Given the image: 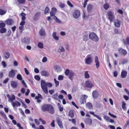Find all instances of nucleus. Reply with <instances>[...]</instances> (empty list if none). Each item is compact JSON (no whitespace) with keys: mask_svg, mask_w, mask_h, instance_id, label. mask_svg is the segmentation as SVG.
<instances>
[{"mask_svg":"<svg viewBox=\"0 0 129 129\" xmlns=\"http://www.w3.org/2000/svg\"><path fill=\"white\" fill-rule=\"evenodd\" d=\"M17 78L19 80H21L22 79V78L20 74H18L17 76Z\"/></svg>","mask_w":129,"mask_h":129,"instance_id":"nucleus-44","label":"nucleus"},{"mask_svg":"<svg viewBox=\"0 0 129 129\" xmlns=\"http://www.w3.org/2000/svg\"><path fill=\"white\" fill-rule=\"evenodd\" d=\"M104 118L107 121H109V120L110 119V117L106 115H104L103 116Z\"/></svg>","mask_w":129,"mask_h":129,"instance_id":"nucleus-43","label":"nucleus"},{"mask_svg":"<svg viewBox=\"0 0 129 129\" xmlns=\"http://www.w3.org/2000/svg\"><path fill=\"white\" fill-rule=\"evenodd\" d=\"M90 55H88L85 59V63L87 64H90L92 62V60L91 57L88 56H90Z\"/></svg>","mask_w":129,"mask_h":129,"instance_id":"nucleus-8","label":"nucleus"},{"mask_svg":"<svg viewBox=\"0 0 129 129\" xmlns=\"http://www.w3.org/2000/svg\"><path fill=\"white\" fill-rule=\"evenodd\" d=\"M56 32H54L52 34V36L53 38L56 40H58L59 39L58 37L56 35Z\"/></svg>","mask_w":129,"mask_h":129,"instance_id":"nucleus-33","label":"nucleus"},{"mask_svg":"<svg viewBox=\"0 0 129 129\" xmlns=\"http://www.w3.org/2000/svg\"><path fill=\"white\" fill-rule=\"evenodd\" d=\"M42 110L44 112L48 111L52 114L54 112V110L53 106L50 104H44L41 107Z\"/></svg>","mask_w":129,"mask_h":129,"instance_id":"nucleus-1","label":"nucleus"},{"mask_svg":"<svg viewBox=\"0 0 129 129\" xmlns=\"http://www.w3.org/2000/svg\"><path fill=\"white\" fill-rule=\"evenodd\" d=\"M55 121L54 120H52V122L51 124V125L52 127H54L55 126V125L54 124Z\"/></svg>","mask_w":129,"mask_h":129,"instance_id":"nucleus-59","label":"nucleus"},{"mask_svg":"<svg viewBox=\"0 0 129 129\" xmlns=\"http://www.w3.org/2000/svg\"><path fill=\"white\" fill-rule=\"evenodd\" d=\"M84 75L85 78H86L88 79L90 78V76L88 73V71L85 72Z\"/></svg>","mask_w":129,"mask_h":129,"instance_id":"nucleus-36","label":"nucleus"},{"mask_svg":"<svg viewBox=\"0 0 129 129\" xmlns=\"http://www.w3.org/2000/svg\"><path fill=\"white\" fill-rule=\"evenodd\" d=\"M114 13V12L111 11H108L107 12V16L110 22H112L115 19Z\"/></svg>","mask_w":129,"mask_h":129,"instance_id":"nucleus-5","label":"nucleus"},{"mask_svg":"<svg viewBox=\"0 0 129 129\" xmlns=\"http://www.w3.org/2000/svg\"><path fill=\"white\" fill-rule=\"evenodd\" d=\"M108 127H109L111 129H115V127L112 125H109L108 126Z\"/></svg>","mask_w":129,"mask_h":129,"instance_id":"nucleus-63","label":"nucleus"},{"mask_svg":"<svg viewBox=\"0 0 129 129\" xmlns=\"http://www.w3.org/2000/svg\"><path fill=\"white\" fill-rule=\"evenodd\" d=\"M41 75L45 77L49 76L50 74L47 71L43 70L41 72Z\"/></svg>","mask_w":129,"mask_h":129,"instance_id":"nucleus-16","label":"nucleus"},{"mask_svg":"<svg viewBox=\"0 0 129 129\" xmlns=\"http://www.w3.org/2000/svg\"><path fill=\"white\" fill-rule=\"evenodd\" d=\"M84 3L83 4V7L85 8L86 7V6L87 4V3L88 1L89 0H84Z\"/></svg>","mask_w":129,"mask_h":129,"instance_id":"nucleus-48","label":"nucleus"},{"mask_svg":"<svg viewBox=\"0 0 129 129\" xmlns=\"http://www.w3.org/2000/svg\"><path fill=\"white\" fill-rule=\"evenodd\" d=\"M127 72L125 71H122L121 73V76L122 78H125L127 75Z\"/></svg>","mask_w":129,"mask_h":129,"instance_id":"nucleus-30","label":"nucleus"},{"mask_svg":"<svg viewBox=\"0 0 129 129\" xmlns=\"http://www.w3.org/2000/svg\"><path fill=\"white\" fill-rule=\"evenodd\" d=\"M89 113L90 114L93 115L94 116L97 118L99 120L101 121L102 120V119L98 115L95 114L94 112L90 111H89Z\"/></svg>","mask_w":129,"mask_h":129,"instance_id":"nucleus-27","label":"nucleus"},{"mask_svg":"<svg viewBox=\"0 0 129 129\" xmlns=\"http://www.w3.org/2000/svg\"><path fill=\"white\" fill-rule=\"evenodd\" d=\"M39 120L42 122L43 124H45L46 123V122L41 118H40Z\"/></svg>","mask_w":129,"mask_h":129,"instance_id":"nucleus-55","label":"nucleus"},{"mask_svg":"<svg viewBox=\"0 0 129 129\" xmlns=\"http://www.w3.org/2000/svg\"><path fill=\"white\" fill-rule=\"evenodd\" d=\"M24 70L26 74L28 75L29 74V72H28V70L26 68H24Z\"/></svg>","mask_w":129,"mask_h":129,"instance_id":"nucleus-62","label":"nucleus"},{"mask_svg":"<svg viewBox=\"0 0 129 129\" xmlns=\"http://www.w3.org/2000/svg\"><path fill=\"white\" fill-rule=\"evenodd\" d=\"M89 37L92 41L94 42H97L99 40L98 37L94 32H91L89 34Z\"/></svg>","mask_w":129,"mask_h":129,"instance_id":"nucleus-4","label":"nucleus"},{"mask_svg":"<svg viewBox=\"0 0 129 129\" xmlns=\"http://www.w3.org/2000/svg\"><path fill=\"white\" fill-rule=\"evenodd\" d=\"M4 56L5 59H8L10 56V54L8 52H5L4 53Z\"/></svg>","mask_w":129,"mask_h":129,"instance_id":"nucleus-32","label":"nucleus"},{"mask_svg":"<svg viewBox=\"0 0 129 129\" xmlns=\"http://www.w3.org/2000/svg\"><path fill=\"white\" fill-rule=\"evenodd\" d=\"M25 23L24 20H22L20 23V25L21 26H23L25 25Z\"/></svg>","mask_w":129,"mask_h":129,"instance_id":"nucleus-57","label":"nucleus"},{"mask_svg":"<svg viewBox=\"0 0 129 129\" xmlns=\"http://www.w3.org/2000/svg\"><path fill=\"white\" fill-rule=\"evenodd\" d=\"M53 18L57 22H59L60 21L59 19H58V18L55 15L53 16Z\"/></svg>","mask_w":129,"mask_h":129,"instance_id":"nucleus-51","label":"nucleus"},{"mask_svg":"<svg viewBox=\"0 0 129 129\" xmlns=\"http://www.w3.org/2000/svg\"><path fill=\"white\" fill-rule=\"evenodd\" d=\"M63 76L60 75L58 77V79L59 80H63Z\"/></svg>","mask_w":129,"mask_h":129,"instance_id":"nucleus-54","label":"nucleus"},{"mask_svg":"<svg viewBox=\"0 0 129 129\" xmlns=\"http://www.w3.org/2000/svg\"><path fill=\"white\" fill-rule=\"evenodd\" d=\"M67 3L68 5L71 7H73V5L71 4V2L69 1H67Z\"/></svg>","mask_w":129,"mask_h":129,"instance_id":"nucleus-53","label":"nucleus"},{"mask_svg":"<svg viewBox=\"0 0 129 129\" xmlns=\"http://www.w3.org/2000/svg\"><path fill=\"white\" fill-rule=\"evenodd\" d=\"M85 87L88 88H92L94 85L92 82L89 80H87L85 82Z\"/></svg>","mask_w":129,"mask_h":129,"instance_id":"nucleus-7","label":"nucleus"},{"mask_svg":"<svg viewBox=\"0 0 129 129\" xmlns=\"http://www.w3.org/2000/svg\"><path fill=\"white\" fill-rule=\"evenodd\" d=\"M21 82L22 84L23 85L25 86V87H27V85L26 83H25L24 80H22Z\"/></svg>","mask_w":129,"mask_h":129,"instance_id":"nucleus-56","label":"nucleus"},{"mask_svg":"<svg viewBox=\"0 0 129 129\" xmlns=\"http://www.w3.org/2000/svg\"><path fill=\"white\" fill-rule=\"evenodd\" d=\"M93 9L92 6L90 4H88L87 7V10L88 12H91Z\"/></svg>","mask_w":129,"mask_h":129,"instance_id":"nucleus-31","label":"nucleus"},{"mask_svg":"<svg viewBox=\"0 0 129 129\" xmlns=\"http://www.w3.org/2000/svg\"><path fill=\"white\" fill-rule=\"evenodd\" d=\"M6 28H2L0 29V33H3L6 32Z\"/></svg>","mask_w":129,"mask_h":129,"instance_id":"nucleus-40","label":"nucleus"},{"mask_svg":"<svg viewBox=\"0 0 129 129\" xmlns=\"http://www.w3.org/2000/svg\"><path fill=\"white\" fill-rule=\"evenodd\" d=\"M108 114L110 115L112 117L114 118H116V116L115 115L111 114L110 112H109Z\"/></svg>","mask_w":129,"mask_h":129,"instance_id":"nucleus-61","label":"nucleus"},{"mask_svg":"<svg viewBox=\"0 0 129 129\" xmlns=\"http://www.w3.org/2000/svg\"><path fill=\"white\" fill-rule=\"evenodd\" d=\"M73 16L74 18L77 19L81 15L80 11L78 10H75L73 12Z\"/></svg>","mask_w":129,"mask_h":129,"instance_id":"nucleus-6","label":"nucleus"},{"mask_svg":"<svg viewBox=\"0 0 129 129\" xmlns=\"http://www.w3.org/2000/svg\"><path fill=\"white\" fill-rule=\"evenodd\" d=\"M22 41L23 43L25 44H28L30 41V39L29 38H25L22 39Z\"/></svg>","mask_w":129,"mask_h":129,"instance_id":"nucleus-21","label":"nucleus"},{"mask_svg":"<svg viewBox=\"0 0 129 129\" xmlns=\"http://www.w3.org/2000/svg\"><path fill=\"white\" fill-rule=\"evenodd\" d=\"M35 79L37 80H39L40 79V77L38 75H36L34 77Z\"/></svg>","mask_w":129,"mask_h":129,"instance_id":"nucleus-52","label":"nucleus"},{"mask_svg":"<svg viewBox=\"0 0 129 129\" xmlns=\"http://www.w3.org/2000/svg\"><path fill=\"white\" fill-rule=\"evenodd\" d=\"M114 24L116 27H120V20L118 19H117L114 22Z\"/></svg>","mask_w":129,"mask_h":129,"instance_id":"nucleus-24","label":"nucleus"},{"mask_svg":"<svg viewBox=\"0 0 129 129\" xmlns=\"http://www.w3.org/2000/svg\"><path fill=\"white\" fill-rule=\"evenodd\" d=\"M6 23L8 25H12L14 23L13 20L11 19H8L5 21Z\"/></svg>","mask_w":129,"mask_h":129,"instance_id":"nucleus-17","label":"nucleus"},{"mask_svg":"<svg viewBox=\"0 0 129 129\" xmlns=\"http://www.w3.org/2000/svg\"><path fill=\"white\" fill-rule=\"evenodd\" d=\"M52 84L51 83H46L44 81L42 80L41 81V86L44 92L46 94L48 93V91L47 86L49 87H51Z\"/></svg>","mask_w":129,"mask_h":129,"instance_id":"nucleus-2","label":"nucleus"},{"mask_svg":"<svg viewBox=\"0 0 129 129\" xmlns=\"http://www.w3.org/2000/svg\"><path fill=\"white\" fill-rule=\"evenodd\" d=\"M58 96L57 93H56L54 94L53 96V98L54 99L58 100Z\"/></svg>","mask_w":129,"mask_h":129,"instance_id":"nucleus-38","label":"nucleus"},{"mask_svg":"<svg viewBox=\"0 0 129 129\" xmlns=\"http://www.w3.org/2000/svg\"><path fill=\"white\" fill-rule=\"evenodd\" d=\"M86 106L89 109H92L93 108L92 104L90 102L87 103L86 104Z\"/></svg>","mask_w":129,"mask_h":129,"instance_id":"nucleus-25","label":"nucleus"},{"mask_svg":"<svg viewBox=\"0 0 129 129\" xmlns=\"http://www.w3.org/2000/svg\"><path fill=\"white\" fill-rule=\"evenodd\" d=\"M41 13L38 12L36 13L33 17V19L34 20L36 21L38 19L39 17L40 16Z\"/></svg>","mask_w":129,"mask_h":129,"instance_id":"nucleus-26","label":"nucleus"},{"mask_svg":"<svg viewBox=\"0 0 129 129\" xmlns=\"http://www.w3.org/2000/svg\"><path fill=\"white\" fill-rule=\"evenodd\" d=\"M64 74L72 81L73 80V77L75 75V74L74 72L72 70H69L68 69L65 70Z\"/></svg>","mask_w":129,"mask_h":129,"instance_id":"nucleus-3","label":"nucleus"},{"mask_svg":"<svg viewBox=\"0 0 129 129\" xmlns=\"http://www.w3.org/2000/svg\"><path fill=\"white\" fill-rule=\"evenodd\" d=\"M20 15L22 16L21 18L22 20H25L26 18V17H25L26 14L22 12L20 14Z\"/></svg>","mask_w":129,"mask_h":129,"instance_id":"nucleus-34","label":"nucleus"},{"mask_svg":"<svg viewBox=\"0 0 129 129\" xmlns=\"http://www.w3.org/2000/svg\"><path fill=\"white\" fill-rule=\"evenodd\" d=\"M56 12L57 9L56 8L54 7H53L52 8L51 11L50 12V16L51 17L54 16L56 14Z\"/></svg>","mask_w":129,"mask_h":129,"instance_id":"nucleus-12","label":"nucleus"},{"mask_svg":"<svg viewBox=\"0 0 129 129\" xmlns=\"http://www.w3.org/2000/svg\"><path fill=\"white\" fill-rule=\"evenodd\" d=\"M6 24L4 22L0 23V28H4Z\"/></svg>","mask_w":129,"mask_h":129,"instance_id":"nucleus-47","label":"nucleus"},{"mask_svg":"<svg viewBox=\"0 0 129 129\" xmlns=\"http://www.w3.org/2000/svg\"><path fill=\"white\" fill-rule=\"evenodd\" d=\"M2 63L4 67H6L7 64L5 61H2Z\"/></svg>","mask_w":129,"mask_h":129,"instance_id":"nucleus-64","label":"nucleus"},{"mask_svg":"<svg viewBox=\"0 0 129 129\" xmlns=\"http://www.w3.org/2000/svg\"><path fill=\"white\" fill-rule=\"evenodd\" d=\"M92 96L94 99H96L98 98L99 94L98 92L96 90L93 91L92 93Z\"/></svg>","mask_w":129,"mask_h":129,"instance_id":"nucleus-15","label":"nucleus"},{"mask_svg":"<svg viewBox=\"0 0 129 129\" xmlns=\"http://www.w3.org/2000/svg\"><path fill=\"white\" fill-rule=\"evenodd\" d=\"M117 12L119 13V14H123V11L121 9H118V10Z\"/></svg>","mask_w":129,"mask_h":129,"instance_id":"nucleus-60","label":"nucleus"},{"mask_svg":"<svg viewBox=\"0 0 129 129\" xmlns=\"http://www.w3.org/2000/svg\"><path fill=\"white\" fill-rule=\"evenodd\" d=\"M21 105V104L20 102L16 101L14 102H13L12 104V106L13 107H15L16 106H20Z\"/></svg>","mask_w":129,"mask_h":129,"instance_id":"nucleus-29","label":"nucleus"},{"mask_svg":"<svg viewBox=\"0 0 129 129\" xmlns=\"http://www.w3.org/2000/svg\"><path fill=\"white\" fill-rule=\"evenodd\" d=\"M57 122L59 126L61 128H62L63 127V126L62 124V121L58 117H57L56 118Z\"/></svg>","mask_w":129,"mask_h":129,"instance_id":"nucleus-10","label":"nucleus"},{"mask_svg":"<svg viewBox=\"0 0 129 129\" xmlns=\"http://www.w3.org/2000/svg\"><path fill=\"white\" fill-rule=\"evenodd\" d=\"M87 96L86 95H84L81 97L80 100L81 105L85 103L86 102V99Z\"/></svg>","mask_w":129,"mask_h":129,"instance_id":"nucleus-9","label":"nucleus"},{"mask_svg":"<svg viewBox=\"0 0 129 129\" xmlns=\"http://www.w3.org/2000/svg\"><path fill=\"white\" fill-rule=\"evenodd\" d=\"M50 10L49 8L48 7H46L45 10V13L46 14H47L48 13Z\"/></svg>","mask_w":129,"mask_h":129,"instance_id":"nucleus-41","label":"nucleus"},{"mask_svg":"<svg viewBox=\"0 0 129 129\" xmlns=\"http://www.w3.org/2000/svg\"><path fill=\"white\" fill-rule=\"evenodd\" d=\"M54 81L55 83V86L57 87L59 86V82L56 80L55 78L54 79Z\"/></svg>","mask_w":129,"mask_h":129,"instance_id":"nucleus-45","label":"nucleus"},{"mask_svg":"<svg viewBox=\"0 0 129 129\" xmlns=\"http://www.w3.org/2000/svg\"><path fill=\"white\" fill-rule=\"evenodd\" d=\"M15 74V72L14 70H12L9 72V76L10 78L14 77Z\"/></svg>","mask_w":129,"mask_h":129,"instance_id":"nucleus-14","label":"nucleus"},{"mask_svg":"<svg viewBox=\"0 0 129 129\" xmlns=\"http://www.w3.org/2000/svg\"><path fill=\"white\" fill-rule=\"evenodd\" d=\"M109 4L107 3L105 4L104 5V8L106 10H107L109 8Z\"/></svg>","mask_w":129,"mask_h":129,"instance_id":"nucleus-37","label":"nucleus"},{"mask_svg":"<svg viewBox=\"0 0 129 129\" xmlns=\"http://www.w3.org/2000/svg\"><path fill=\"white\" fill-rule=\"evenodd\" d=\"M38 46L39 48L42 49L43 47V45L42 43L40 42L38 43Z\"/></svg>","mask_w":129,"mask_h":129,"instance_id":"nucleus-39","label":"nucleus"},{"mask_svg":"<svg viewBox=\"0 0 129 129\" xmlns=\"http://www.w3.org/2000/svg\"><path fill=\"white\" fill-rule=\"evenodd\" d=\"M47 60V58L46 57H44L42 59V61L43 62H44Z\"/></svg>","mask_w":129,"mask_h":129,"instance_id":"nucleus-58","label":"nucleus"},{"mask_svg":"<svg viewBox=\"0 0 129 129\" xmlns=\"http://www.w3.org/2000/svg\"><path fill=\"white\" fill-rule=\"evenodd\" d=\"M85 123L89 125H91L92 122V120L91 119L89 118H86L85 120Z\"/></svg>","mask_w":129,"mask_h":129,"instance_id":"nucleus-13","label":"nucleus"},{"mask_svg":"<svg viewBox=\"0 0 129 129\" xmlns=\"http://www.w3.org/2000/svg\"><path fill=\"white\" fill-rule=\"evenodd\" d=\"M94 59L96 68L98 69L99 67L100 63L98 60V58L97 56H96L95 57Z\"/></svg>","mask_w":129,"mask_h":129,"instance_id":"nucleus-20","label":"nucleus"},{"mask_svg":"<svg viewBox=\"0 0 129 129\" xmlns=\"http://www.w3.org/2000/svg\"><path fill=\"white\" fill-rule=\"evenodd\" d=\"M122 41L125 45H129V36L126 37L125 40L123 39Z\"/></svg>","mask_w":129,"mask_h":129,"instance_id":"nucleus-23","label":"nucleus"},{"mask_svg":"<svg viewBox=\"0 0 129 129\" xmlns=\"http://www.w3.org/2000/svg\"><path fill=\"white\" fill-rule=\"evenodd\" d=\"M118 51L119 53L122 55H125L127 54V52L126 50L123 49L122 48H119L118 49Z\"/></svg>","mask_w":129,"mask_h":129,"instance_id":"nucleus-11","label":"nucleus"},{"mask_svg":"<svg viewBox=\"0 0 129 129\" xmlns=\"http://www.w3.org/2000/svg\"><path fill=\"white\" fill-rule=\"evenodd\" d=\"M18 3L20 4H23L25 3V0H17Z\"/></svg>","mask_w":129,"mask_h":129,"instance_id":"nucleus-49","label":"nucleus"},{"mask_svg":"<svg viewBox=\"0 0 129 129\" xmlns=\"http://www.w3.org/2000/svg\"><path fill=\"white\" fill-rule=\"evenodd\" d=\"M88 40V35H85L83 36V40L85 41H86Z\"/></svg>","mask_w":129,"mask_h":129,"instance_id":"nucleus-46","label":"nucleus"},{"mask_svg":"<svg viewBox=\"0 0 129 129\" xmlns=\"http://www.w3.org/2000/svg\"><path fill=\"white\" fill-rule=\"evenodd\" d=\"M6 13V11L0 9V15H3L5 14Z\"/></svg>","mask_w":129,"mask_h":129,"instance_id":"nucleus-35","label":"nucleus"},{"mask_svg":"<svg viewBox=\"0 0 129 129\" xmlns=\"http://www.w3.org/2000/svg\"><path fill=\"white\" fill-rule=\"evenodd\" d=\"M0 113L1 114L2 116H3L5 119H7V117L4 112L1 111L0 112Z\"/></svg>","mask_w":129,"mask_h":129,"instance_id":"nucleus-42","label":"nucleus"},{"mask_svg":"<svg viewBox=\"0 0 129 129\" xmlns=\"http://www.w3.org/2000/svg\"><path fill=\"white\" fill-rule=\"evenodd\" d=\"M69 116L71 118H73L74 116V113L72 112H70L69 114Z\"/></svg>","mask_w":129,"mask_h":129,"instance_id":"nucleus-50","label":"nucleus"},{"mask_svg":"<svg viewBox=\"0 0 129 129\" xmlns=\"http://www.w3.org/2000/svg\"><path fill=\"white\" fill-rule=\"evenodd\" d=\"M39 34L40 35L42 36H44L46 35L45 30L43 29H40L39 32Z\"/></svg>","mask_w":129,"mask_h":129,"instance_id":"nucleus-28","label":"nucleus"},{"mask_svg":"<svg viewBox=\"0 0 129 129\" xmlns=\"http://www.w3.org/2000/svg\"><path fill=\"white\" fill-rule=\"evenodd\" d=\"M11 84L12 87L14 88H16L18 86V83L16 81H12L11 82Z\"/></svg>","mask_w":129,"mask_h":129,"instance_id":"nucleus-22","label":"nucleus"},{"mask_svg":"<svg viewBox=\"0 0 129 129\" xmlns=\"http://www.w3.org/2000/svg\"><path fill=\"white\" fill-rule=\"evenodd\" d=\"M35 98L36 100H37V102L40 103L41 101V100L40 99H42V97L41 95L39 93L38 94V96H36Z\"/></svg>","mask_w":129,"mask_h":129,"instance_id":"nucleus-19","label":"nucleus"},{"mask_svg":"<svg viewBox=\"0 0 129 129\" xmlns=\"http://www.w3.org/2000/svg\"><path fill=\"white\" fill-rule=\"evenodd\" d=\"M7 96L9 99L8 100L9 101V100L11 102H13V100L15 99V96L13 94L11 95V97L9 94H8L7 95Z\"/></svg>","mask_w":129,"mask_h":129,"instance_id":"nucleus-18","label":"nucleus"}]
</instances>
